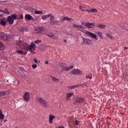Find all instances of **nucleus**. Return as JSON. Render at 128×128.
Listing matches in <instances>:
<instances>
[{
	"mask_svg": "<svg viewBox=\"0 0 128 128\" xmlns=\"http://www.w3.org/2000/svg\"><path fill=\"white\" fill-rule=\"evenodd\" d=\"M36 100L38 102H40L41 106H44V108H48V102H46V100H44L41 97L37 98Z\"/></svg>",
	"mask_w": 128,
	"mask_h": 128,
	"instance_id": "obj_1",
	"label": "nucleus"
},
{
	"mask_svg": "<svg viewBox=\"0 0 128 128\" xmlns=\"http://www.w3.org/2000/svg\"><path fill=\"white\" fill-rule=\"evenodd\" d=\"M14 20H18V18L16 17V14H12L10 16H8L7 18V22H8L9 24H12L14 22Z\"/></svg>",
	"mask_w": 128,
	"mask_h": 128,
	"instance_id": "obj_2",
	"label": "nucleus"
},
{
	"mask_svg": "<svg viewBox=\"0 0 128 128\" xmlns=\"http://www.w3.org/2000/svg\"><path fill=\"white\" fill-rule=\"evenodd\" d=\"M82 32L83 34H86V36H90V38H94L95 40H98V36L96 35V34H94L88 30L82 31Z\"/></svg>",
	"mask_w": 128,
	"mask_h": 128,
	"instance_id": "obj_3",
	"label": "nucleus"
},
{
	"mask_svg": "<svg viewBox=\"0 0 128 128\" xmlns=\"http://www.w3.org/2000/svg\"><path fill=\"white\" fill-rule=\"evenodd\" d=\"M50 23L52 26H54V24H58V26H60L62 24L58 20H54V15L51 14V16H50Z\"/></svg>",
	"mask_w": 128,
	"mask_h": 128,
	"instance_id": "obj_4",
	"label": "nucleus"
},
{
	"mask_svg": "<svg viewBox=\"0 0 128 128\" xmlns=\"http://www.w3.org/2000/svg\"><path fill=\"white\" fill-rule=\"evenodd\" d=\"M36 46L33 42L31 43V44L27 47L26 50H29L30 52H32V54H36V52H34V50H36Z\"/></svg>",
	"mask_w": 128,
	"mask_h": 128,
	"instance_id": "obj_5",
	"label": "nucleus"
},
{
	"mask_svg": "<svg viewBox=\"0 0 128 128\" xmlns=\"http://www.w3.org/2000/svg\"><path fill=\"white\" fill-rule=\"evenodd\" d=\"M16 46H20V48H23L24 50H28V44H24L20 40L16 42Z\"/></svg>",
	"mask_w": 128,
	"mask_h": 128,
	"instance_id": "obj_6",
	"label": "nucleus"
},
{
	"mask_svg": "<svg viewBox=\"0 0 128 128\" xmlns=\"http://www.w3.org/2000/svg\"><path fill=\"white\" fill-rule=\"evenodd\" d=\"M60 66L63 69V70H70L74 68V66H72L68 67H67L66 64L64 63H60Z\"/></svg>",
	"mask_w": 128,
	"mask_h": 128,
	"instance_id": "obj_7",
	"label": "nucleus"
},
{
	"mask_svg": "<svg viewBox=\"0 0 128 128\" xmlns=\"http://www.w3.org/2000/svg\"><path fill=\"white\" fill-rule=\"evenodd\" d=\"M0 38L2 40H10V35H8L2 32H0Z\"/></svg>",
	"mask_w": 128,
	"mask_h": 128,
	"instance_id": "obj_8",
	"label": "nucleus"
},
{
	"mask_svg": "<svg viewBox=\"0 0 128 128\" xmlns=\"http://www.w3.org/2000/svg\"><path fill=\"white\" fill-rule=\"evenodd\" d=\"M30 93L28 92H26L23 96L24 100L28 102V100H30Z\"/></svg>",
	"mask_w": 128,
	"mask_h": 128,
	"instance_id": "obj_9",
	"label": "nucleus"
},
{
	"mask_svg": "<svg viewBox=\"0 0 128 128\" xmlns=\"http://www.w3.org/2000/svg\"><path fill=\"white\" fill-rule=\"evenodd\" d=\"M96 24H94V22L90 23V22H88L85 24V26H86V28H94Z\"/></svg>",
	"mask_w": 128,
	"mask_h": 128,
	"instance_id": "obj_10",
	"label": "nucleus"
},
{
	"mask_svg": "<svg viewBox=\"0 0 128 128\" xmlns=\"http://www.w3.org/2000/svg\"><path fill=\"white\" fill-rule=\"evenodd\" d=\"M72 74H82V71L80 70H76V69H74L72 70Z\"/></svg>",
	"mask_w": 128,
	"mask_h": 128,
	"instance_id": "obj_11",
	"label": "nucleus"
},
{
	"mask_svg": "<svg viewBox=\"0 0 128 128\" xmlns=\"http://www.w3.org/2000/svg\"><path fill=\"white\" fill-rule=\"evenodd\" d=\"M0 24H1V26H5L6 24H8V20H6V18H3L2 19L0 18Z\"/></svg>",
	"mask_w": 128,
	"mask_h": 128,
	"instance_id": "obj_12",
	"label": "nucleus"
},
{
	"mask_svg": "<svg viewBox=\"0 0 128 128\" xmlns=\"http://www.w3.org/2000/svg\"><path fill=\"white\" fill-rule=\"evenodd\" d=\"M73 28H78V30H84L86 28V27L82 26V25H77L75 24H72Z\"/></svg>",
	"mask_w": 128,
	"mask_h": 128,
	"instance_id": "obj_13",
	"label": "nucleus"
},
{
	"mask_svg": "<svg viewBox=\"0 0 128 128\" xmlns=\"http://www.w3.org/2000/svg\"><path fill=\"white\" fill-rule=\"evenodd\" d=\"M25 20H34V18L30 14H26L24 16Z\"/></svg>",
	"mask_w": 128,
	"mask_h": 128,
	"instance_id": "obj_14",
	"label": "nucleus"
},
{
	"mask_svg": "<svg viewBox=\"0 0 128 128\" xmlns=\"http://www.w3.org/2000/svg\"><path fill=\"white\" fill-rule=\"evenodd\" d=\"M96 27L98 28H102V30L106 28V24H98L96 25Z\"/></svg>",
	"mask_w": 128,
	"mask_h": 128,
	"instance_id": "obj_15",
	"label": "nucleus"
},
{
	"mask_svg": "<svg viewBox=\"0 0 128 128\" xmlns=\"http://www.w3.org/2000/svg\"><path fill=\"white\" fill-rule=\"evenodd\" d=\"M73 94H74V93L72 92H69V93L66 94V100H70V97L72 96Z\"/></svg>",
	"mask_w": 128,
	"mask_h": 128,
	"instance_id": "obj_16",
	"label": "nucleus"
},
{
	"mask_svg": "<svg viewBox=\"0 0 128 128\" xmlns=\"http://www.w3.org/2000/svg\"><path fill=\"white\" fill-rule=\"evenodd\" d=\"M76 102H81L82 104V102H84V99L82 98H79L76 99Z\"/></svg>",
	"mask_w": 128,
	"mask_h": 128,
	"instance_id": "obj_17",
	"label": "nucleus"
},
{
	"mask_svg": "<svg viewBox=\"0 0 128 128\" xmlns=\"http://www.w3.org/2000/svg\"><path fill=\"white\" fill-rule=\"evenodd\" d=\"M54 118H56V116L54 115H50L49 116V122L50 124H52V120Z\"/></svg>",
	"mask_w": 128,
	"mask_h": 128,
	"instance_id": "obj_18",
	"label": "nucleus"
},
{
	"mask_svg": "<svg viewBox=\"0 0 128 128\" xmlns=\"http://www.w3.org/2000/svg\"><path fill=\"white\" fill-rule=\"evenodd\" d=\"M51 16H52V14H48L42 16V20H46V18H48L50 16V17Z\"/></svg>",
	"mask_w": 128,
	"mask_h": 128,
	"instance_id": "obj_19",
	"label": "nucleus"
},
{
	"mask_svg": "<svg viewBox=\"0 0 128 128\" xmlns=\"http://www.w3.org/2000/svg\"><path fill=\"white\" fill-rule=\"evenodd\" d=\"M0 50H6V46L4 43H2V42H0Z\"/></svg>",
	"mask_w": 128,
	"mask_h": 128,
	"instance_id": "obj_20",
	"label": "nucleus"
},
{
	"mask_svg": "<svg viewBox=\"0 0 128 128\" xmlns=\"http://www.w3.org/2000/svg\"><path fill=\"white\" fill-rule=\"evenodd\" d=\"M72 18H70L68 17H64L62 18V22H65V20H67L68 22H72Z\"/></svg>",
	"mask_w": 128,
	"mask_h": 128,
	"instance_id": "obj_21",
	"label": "nucleus"
},
{
	"mask_svg": "<svg viewBox=\"0 0 128 128\" xmlns=\"http://www.w3.org/2000/svg\"><path fill=\"white\" fill-rule=\"evenodd\" d=\"M86 12H98V10L96 8H92L90 10H86Z\"/></svg>",
	"mask_w": 128,
	"mask_h": 128,
	"instance_id": "obj_22",
	"label": "nucleus"
},
{
	"mask_svg": "<svg viewBox=\"0 0 128 128\" xmlns=\"http://www.w3.org/2000/svg\"><path fill=\"white\" fill-rule=\"evenodd\" d=\"M51 78L52 82H60V80L56 77L51 76Z\"/></svg>",
	"mask_w": 128,
	"mask_h": 128,
	"instance_id": "obj_23",
	"label": "nucleus"
},
{
	"mask_svg": "<svg viewBox=\"0 0 128 128\" xmlns=\"http://www.w3.org/2000/svg\"><path fill=\"white\" fill-rule=\"evenodd\" d=\"M78 88V85H74L72 86H70L68 88H70V90H74V88Z\"/></svg>",
	"mask_w": 128,
	"mask_h": 128,
	"instance_id": "obj_24",
	"label": "nucleus"
},
{
	"mask_svg": "<svg viewBox=\"0 0 128 128\" xmlns=\"http://www.w3.org/2000/svg\"><path fill=\"white\" fill-rule=\"evenodd\" d=\"M4 14H10V12H8V9L6 8L3 11Z\"/></svg>",
	"mask_w": 128,
	"mask_h": 128,
	"instance_id": "obj_25",
	"label": "nucleus"
},
{
	"mask_svg": "<svg viewBox=\"0 0 128 128\" xmlns=\"http://www.w3.org/2000/svg\"><path fill=\"white\" fill-rule=\"evenodd\" d=\"M97 34H98V36L100 37V38H102V32H97Z\"/></svg>",
	"mask_w": 128,
	"mask_h": 128,
	"instance_id": "obj_26",
	"label": "nucleus"
},
{
	"mask_svg": "<svg viewBox=\"0 0 128 128\" xmlns=\"http://www.w3.org/2000/svg\"><path fill=\"white\" fill-rule=\"evenodd\" d=\"M16 52L18 54H24V52L21 50H16Z\"/></svg>",
	"mask_w": 128,
	"mask_h": 128,
	"instance_id": "obj_27",
	"label": "nucleus"
},
{
	"mask_svg": "<svg viewBox=\"0 0 128 128\" xmlns=\"http://www.w3.org/2000/svg\"><path fill=\"white\" fill-rule=\"evenodd\" d=\"M4 114H2V112H0V120H4Z\"/></svg>",
	"mask_w": 128,
	"mask_h": 128,
	"instance_id": "obj_28",
	"label": "nucleus"
},
{
	"mask_svg": "<svg viewBox=\"0 0 128 128\" xmlns=\"http://www.w3.org/2000/svg\"><path fill=\"white\" fill-rule=\"evenodd\" d=\"M34 14H42L43 12H42V11H38V10H36L34 12Z\"/></svg>",
	"mask_w": 128,
	"mask_h": 128,
	"instance_id": "obj_29",
	"label": "nucleus"
},
{
	"mask_svg": "<svg viewBox=\"0 0 128 128\" xmlns=\"http://www.w3.org/2000/svg\"><path fill=\"white\" fill-rule=\"evenodd\" d=\"M26 28L25 27H21L20 28V31L21 32H24L26 30Z\"/></svg>",
	"mask_w": 128,
	"mask_h": 128,
	"instance_id": "obj_30",
	"label": "nucleus"
},
{
	"mask_svg": "<svg viewBox=\"0 0 128 128\" xmlns=\"http://www.w3.org/2000/svg\"><path fill=\"white\" fill-rule=\"evenodd\" d=\"M51 38H52V40H58V37H56V36H54V34H52V37H51Z\"/></svg>",
	"mask_w": 128,
	"mask_h": 128,
	"instance_id": "obj_31",
	"label": "nucleus"
},
{
	"mask_svg": "<svg viewBox=\"0 0 128 128\" xmlns=\"http://www.w3.org/2000/svg\"><path fill=\"white\" fill-rule=\"evenodd\" d=\"M6 92L4 91L0 92V97L3 96H6Z\"/></svg>",
	"mask_w": 128,
	"mask_h": 128,
	"instance_id": "obj_32",
	"label": "nucleus"
},
{
	"mask_svg": "<svg viewBox=\"0 0 128 128\" xmlns=\"http://www.w3.org/2000/svg\"><path fill=\"white\" fill-rule=\"evenodd\" d=\"M106 36H108V38H109L110 40H112V38H114L112 36V34H107Z\"/></svg>",
	"mask_w": 128,
	"mask_h": 128,
	"instance_id": "obj_33",
	"label": "nucleus"
},
{
	"mask_svg": "<svg viewBox=\"0 0 128 128\" xmlns=\"http://www.w3.org/2000/svg\"><path fill=\"white\" fill-rule=\"evenodd\" d=\"M82 40H83V44H87V42H88V38H82Z\"/></svg>",
	"mask_w": 128,
	"mask_h": 128,
	"instance_id": "obj_34",
	"label": "nucleus"
},
{
	"mask_svg": "<svg viewBox=\"0 0 128 128\" xmlns=\"http://www.w3.org/2000/svg\"><path fill=\"white\" fill-rule=\"evenodd\" d=\"M80 8L82 10V12H86V10H84L86 8L85 7H84L82 6H80Z\"/></svg>",
	"mask_w": 128,
	"mask_h": 128,
	"instance_id": "obj_35",
	"label": "nucleus"
},
{
	"mask_svg": "<svg viewBox=\"0 0 128 128\" xmlns=\"http://www.w3.org/2000/svg\"><path fill=\"white\" fill-rule=\"evenodd\" d=\"M37 30H38V32H42V30H44V28H42V27H38V28H37V29H36Z\"/></svg>",
	"mask_w": 128,
	"mask_h": 128,
	"instance_id": "obj_36",
	"label": "nucleus"
},
{
	"mask_svg": "<svg viewBox=\"0 0 128 128\" xmlns=\"http://www.w3.org/2000/svg\"><path fill=\"white\" fill-rule=\"evenodd\" d=\"M53 34H52V33H48L46 35L48 38H52V36Z\"/></svg>",
	"mask_w": 128,
	"mask_h": 128,
	"instance_id": "obj_37",
	"label": "nucleus"
},
{
	"mask_svg": "<svg viewBox=\"0 0 128 128\" xmlns=\"http://www.w3.org/2000/svg\"><path fill=\"white\" fill-rule=\"evenodd\" d=\"M87 44H92V40H90L89 39H88Z\"/></svg>",
	"mask_w": 128,
	"mask_h": 128,
	"instance_id": "obj_38",
	"label": "nucleus"
},
{
	"mask_svg": "<svg viewBox=\"0 0 128 128\" xmlns=\"http://www.w3.org/2000/svg\"><path fill=\"white\" fill-rule=\"evenodd\" d=\"M86 78H89L90 80H92V76L91 75H88L86 76Z\"/></svg>",
	"mask_w": 128,
	"mask_h": 128,
	"instance_id": "obj_39",
	"label": "nucleus"
},
{
	"mask_svg": "<svg viewBox=\"0 0 128 128\" xmlns=\"http://www.w3.org/2000/svg\"><path fill=\"white\" fill-rule=\"evenodd\" d=\"M18 20H22L24 18V16L22 14L19 15V18Z\"/></svg>",
	"mask_w": 128,
	"mask_h": 128,
	"instance_id": "obj_40",
	"label": "nucleus"
},
{
	"mask_svg": "<svg viewBox=\"0 0 128 128\" xmlns=\"http://www.w3.org/2000/svg\"><path fill=\"white\" fill-rule=\"evenodd\" d=\"M40 42H42V40H37L34 41L35 44H40Z\"/></svg>",
	"mask_w": 128,
	"mask_h": 128,
	"instance_id": "obj_41",
	"label": "nucleus"
},
{
	"mask_svg": "<svg viewBox=\"0 0 128 128\" xmlns=\"http://www.w3.org/2000/svg\"><path fill=\"white\" fill-rule=\"evenodd\" d=\"M32 68H38V66L36 64H32Z\"/></svg>",
	"mask_w": 128,
	"mask_h": 128,
	"instance_id": "obj_42",
	"label": "nucleus"
},
{
	"mask_svg": "<svg viewBox=\"0 0 128 128\" xmlns=\"http://www.w3.org/2000/svg\"><path fill=\"white\" fill-rule=\"evenodd\" d=\"M75 124H76V126H78V124H80V121L76 120L75 121Z\"/></svg>",
	"mask_w": 128,
	"mask_h": 128,
	"instance_id": "obj_43",
	"label": "nucleus"
},
{
	"mask_svg": "<svg viewBox=\"0 0 128 128\" xmlns=\"http://www.w3.org/2000/svg\"><path fill=\"white\" fill-rule=\"evenodd\" d=\"M34 62H36V64H38V60H36V58H34Z\"/></svg>",
	"mask_w": 128,
	"mask_h": 128,
	"instance_id": "obj_44",
	"label": "nucleus"
},
{
	"mask_svg": "<svg viewBox=\"0 0 128 128\" xmlns=\"http://www.w3.org/2000/svg\"><path fill=\"white\" fill-rule=\"evenodd\" d=\"M45 64H48V60H46V62H45Z\"/></svg>",
	"mask_w": 128,
	"mask_h": 128,
	"instance_id": "obj_45",
	"label": "nucleus"
},
{
	"mask_svg": "<svg viewBox=\"0 0 128 128\" xmlns=\"http://www.w3.org/2000/svg\"><path fill=\"white\" fill-rule=\"evenodd\" d=\"M4 16V14H0V17L2 18Z\"/></svg>",
	"mask_w": 128,
	"mask_h": 128,
	"instance_id": "obj_46",
	"label": "nucleus"
},
{
	"mask_svg": "<svg viewBox=\"0 0 128 128\" xmlns=\"http://www.w3.org/2000/svg\"><path fill=\"white\" fill-rule=\"evenodd\" d=\"M128 48L124 47V50H128Z\"/></svg>",
	"mask_w": 128,
	"mask_h": 128,
	"instance_id": "obj_47",
	"label": "nucleus"
},
{
	"mask_svg": "<svg viewBox=\"0 0 128 128\" xmlns=\"http://www.w3.org/2000/svg\"><path fill=\"white\" fill-rule=\"evenodd\" d=\"M58 128H64V126H59Z\"/></svg>",
	"mask_w": 128,
	"mask_h": 128,
	"instance_id": "obj_48",
	"label": "nucleus"
},
{
	"mask_svg": "<svg viewBox=\"0 0 128 128\" xmlns=\"http://www.w3.org/2000/svg\"><path fill=\"white\" fill-rule=\"evenodd\" d=\"M64 42H66V40H64Z\"/></svg>",
	"mask_w": 128,
	"mask_h": 128,
	"instance_id": "obj_49",
	"label": "nucleus"
},
{
	"mask_svg": "<svg viewBox=\"0 0 128 128\" xmlns=\"http://www.w3.org/2000/svg\"><path fill=\"white\" fill-rule=\"evenodd\" d=\"M0 12H4V10H0Z\"/></svg>",
	"mask_w": 128,
	"mask_h": 128,
	"instance_id": "obj_50",
	"label": "nucleus"
},
{
	"mask_svg": "<svg viewBox=\"0 0 128 128\" xmlns=\"http://www.w3.org/2000/svg\"><path fill=\"white\" fill-rule=\"evenodd\" d=\"M6 122V120H4V122Z\"/></svg>",
	"mask_w": 128,
	"mask_h": 128,
	"instance_id": "obj_51",
	"label": "nucleus"
},
{
	"mask_svg": "<svg viewBox=\"0 0 128 128\" xmlns=\"http://www.w3.org/2000/svg\"><path fill=\"white\" fill-rule=\"evenodd\" d=\"M124 30H126V26L124 28Z\"/></svg>",
	"mask_w": 128,
	"mask_h": 128,
	"instance_id": "obj_52",
	"label": "nucleus"
},
{
	"mask_svg": "<svg viewBox=\"0 0 128 128\" xmlns=\"http://www.w3.org/2000/svg\"><path fill=\"white\" fill-rule=\"evenodd\" d=\"M0 112H2V110H0Z\"/></svg>",
	"mask_w": 128,
	"mask_h": 128,
	"instance_id": "obj_53",
	"label": "nucleus"
},
{
	"mask_svg": "<svg viewBox=\"0 0 128 128\" xmlns=\"http://www.w3.org/2000/svg\"><path fill=\"white\" fill-rule=\"evenodd\" d=\"M0 126H2V124H0Z\"/></svg>",
	"mask_w": 128,
	"mask_h": 128,
	"instance_id": "obj_54",
	"label": "nucleus"
}]
</instances>
